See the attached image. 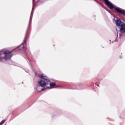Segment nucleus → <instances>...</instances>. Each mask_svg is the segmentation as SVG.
<instances>
[{"instance_id":"nucleus-4","label":"nucleus","mask_w":125,"mask_h":125,"mask_svg":"<svg viewBox=\"0 0 125 125\" xmlns=\"http://www.w3.org/2000/svg\"><path fill=\"white\" fill-rule=\"evenodd\" d=\"M41 87H42V86H40V85H37V87H36V89H37V91H41V90L43 91V90H44V89H42Z\"/></svg>"},{"instance_id":"nucleus-2","label":"nucleus","mask_w":125,"mask_h":125,"mask_svg":"<svg viewBox=\"0 0 125 125\" xmlns=\"http://www.w3.org/2000/svg\"><path fill=\"white\" fill-rule=\"evenodd\" d=\"M38 77L39 78H41V79H42V80H40L38 82V84L41 87H45L47 84H48V83H49V79L47 78L45 75L40 73L38 75Z\"/></svg>"},{"instance_id":"nucleus-7","label":"nucleus","mask_w":125,"mask_h":125,"mask_svg":"<svg viewBox=\"0 0 125 125\" xmlns=\"http://www.w3.org/2000/svg\"><path fill=\"white\" fill-rule=\"evenodd\" d=\"M47 88H49V87H47Z\"/></svg>"},{"instance_id":"nucleus-6","label":"nucleus","mask_w":125,"mask_h":125,"mask_svg":"<svg viewBox=\"0 0 125 125\" xmlns=\"http://www.w3.org/2000/svg\"><path fill=\"white\" fill-rule=\"evenodd\" d=\"M5 123V120H3L1 123H0V125H3V124Z\"/></svg>"},{"instance_id":"nucleus-5","label":"nucleus","mask_w":125,"mask_h":125,"mask_svg":"<svg viewBox=\"0 0 125 125\" xmlns=\"http://www.w3.org/2000/svg\"><path fill=\"white\" fill-rule=\"evenodd\" d=\"M56 85V83H50V87H52V86H55Z\"/></svg>"},{"instance_id":"nucleus-1","label":"nucleus","mask_w":125,"mask_h":125,"mask_svg":"<svg viewBox=\"0 0 125 125\" xmlns=\"http://www.w3.org/2000/svg\"><path fill=\"white\" fill-rule=\"evenodd\" d=\"M12 57V53L9 50H4L2 52H0V62L8 60Z\"/></svg>"},{"instance_id":"nucleus-3","label":"nucleus","mask_w":125,"mask_h":125,"mask_svg":"<svg viewBox=\"0 0 125 125\" xmlns=\"http://www.w3.org/2000/svg\"><path fill=\"white\" fill-rule=\"evenodd\" d=\"M116 24L120 30V33H125V23L121 21V20H118L116 21Z\"/></svg>"}]
</instances>
